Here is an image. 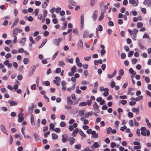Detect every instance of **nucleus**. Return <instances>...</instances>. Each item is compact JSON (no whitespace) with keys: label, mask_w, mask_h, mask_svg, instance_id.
I'll return each mask as SVG.
<instances>
[{"label":"nucleus","mask_w":151,"mask_h":151,"mask_svg":"<svg viewBox=\"0 0 151 151\" xmlns=\"http://www.w3.org/2000/svg\"><path fill=\"white\" fill-rule=\"evenodd\" d=\"M145 121L148 127L149 128H151V123L150 122L149 120L147 118H145Z\"/></svg>","instance_id":"nucleus-31"},{"label":"nucleus","mask_w":151,"mask_h":151,"mask_svg":"<svg viewBox=\"0 0 151 151\" xmlns=\"http://www.w3.org/2000/svg\"><path fill=\"white\" fill-rule=\"evenodd\" d=\"M129 3L134 6H137L138 4V0H129Z\"/></svg>","instance_id":"nucleus-7"},{"label":"nucleus","mask_w":151,"mask_h":151,"mask_svg":"<svg viewBox=\"0 0 151 151\" xmlns=\"http://www.w3.org/2000/svg\"><path fill=\"white\" fill-rule=\"evenodd\" d=\"M73 33H74L76 35L78 36L79 33L77 29H75L73 30Z\"/></svg>","instance_id":"nucleus-45"},{"label":"nucleus","mask_w":151,"mask_h":151,"mask_svg":"<svg viewBox=\"0 0 151 151\" xmlns=\"http://www.w3.org/2000/svg\"><path fill=\"white\" fill-rule=\"evenodd\" d=\"M19 21V19L18 17L16 18L14 21V22L12 25L11 27V28H12V27H14L17 24V23Z\"/></svg>","instance_id":"nucleus-14"},{"label":"nucleus","mask_w":151,"mask_h":151,"mask_svg":"<svg viewBox=\"0 0 151 151\" xmlns=\"http://www.w3.org/2000/svg\"><path fill=\"white\" fill-rule=\"evenodd\" d=\"M0 127H1V129L2 131L4 133L6 134L7 135H8V134L7 133V132H6V131L4 126L3 125H1L0 126Z\"/></svg>","instance_id":"nucleus-25"},{"label":"nucleus","mask_w":151,"mask_h":151,"mask_svg":"<svg viewBox=\"0 0 151 151\" xmlns=\"http://www.w3.org/2000/svg\"><path fill=\"white\" fill-rule=\"evenodd\" d=\"M79 134L81 136L84 137H86V134L83 132L82 130H81L80 131Z\"/></svg>","instance_id":"nucleus-46"},{"label":"nucleus","mask_w":151,"mask_h":151,"mask_svg":"<svg viewBox=\"0 0 151 151\" xmlns=\"http://www.w3.org/2000/svg\"><path fill=\"white\" fill-rule=\"evenodd\" d=\"M65 108L67 110H69L72 108V107L68 105H65Z\"/></svg>","instance_id":"nucleus-61"},{"label":"nucleus","mask_w":151,"mask_h":151,"mask_svg":"<svg viewBox=\"0 0 151 151\" xmlns=\"http://www.w3.org/2000/svg\"><path fill=\"white\" fill-rule=\"evenodd\" d=\"M1 109L4 111H7V108L5 107H1Z\"/></svg>","instance_id":"nucleus-64"},{"label":"nucleus","mask_w":151,"mask_h":151,"mask_svg":"<svg viewBox=\"0 0 151 151\" xmlns=\"http://www.w3.org/2000/svg\"><path fill=\"white\" fill-rule=\"evenodd\" d=\"M108 89L107 88H104L103 86H101L99 88V90L101 91H108Z\"/></svg>","instance_id":"nucleus-30"},{"label":"nucleus","mask_w":151,"mask_h":151,"mask_svg":"<svg viewBox=\"0 0 151 151\" xmlns=\"http://www.w3.org/2000/svg\"><path fill=\"white\" fill-rule=\"evenodd\" d=\"M97 14H98V11L97 10H96L94 11V12L93 14V17H92V18H93V19L95 21L96 20V19H97Z\"/></svg>","instance_id":"nucleus-16"},{"label":"nucleus","mask_w":151,"mask_h":151,"mask_svg":"<svg viewBox=\"0 0 151 151\" xmlns=\"http://www.w3.org/2000/svg\"><path fill=\"white\" fill-rule=\"evenodd\" d=\"M81 145L80 144L76 145L75 146V148L77 149H81Z\"/></svg>","instance_id":"nucleus-50"},{"label":"nucleus","mask_w":151,"mask_h":151,"mask_svg":"<svg viewBox=\"0 0 151 151\" xmlns=\"http://www.w3.org/2000/svg\"><path fill=\"white\" fill-rule=\"evenodd\" d=\"M66 137L67 136L66 135H63L62 136V140L63 142H65L67 140Z\"/></svg>","instance_id":"nucleus-34"},{"label":"nucleus","mask_w":151,"mask_h":151,"mask_svg":"<svg viewBox=\"0 0 151 151\" xmlns=\"http://www.w3.org/2000/svg\"><path fill=\"white\" fill-rule=\"evenodd\" d=\"M78 49H79L82 50L83 48V45L81 40H80L78 41Z\"/></svg>","instance_id":"nucleus-6"},{"label":"nucleus","mask_w":151,"mask_h":151,"mask_svg":"<svg viewBox=\"0 0 151 151\" xmlns=\"http://www.w3.org/2000/svg\"><path fill=\"white\" fill-rule=\"evenodd\" d=\"M134 52V51H129L128 53V57H131L133 55Z\"/></svg>","instance_id":"nucleus-47"},{"label":"nucleus","mask_w":151,"mask_h":151,"mask_svg":"<svg viewBox=\"0 0 151 151\" xmlns=\"http://www.w3.org/2000/svg\"><path fill=\"white\" fill-rule=\"evenodd\" d=\"M49 0H45L44 3L42 4V7L43 8H46L49 3Z\"/></svg>","instance_id":"nucleus-15"},{"label":"nucleus","mask_w":151,"mask_h":151,"mask_svg":"<svg viewBox=\"0 0 151 151\" xmlns=\"http://www.w3.org/2000/svg\"><path fill=\"white\" fill-rule=\"evenodd\" d=\"M103 61L101 59L99 60H95L94 61V64L95 65H97L99 63L101 64L102 63Z\"/></svg>","instance_id":"nucleus-20"},{"label":"nucleus","mask_w":151,"mask_h":151,"mask_svg":"<svg viewBox=\"0 0 151 151\" xmlns=\"http://www.w3.org/2000/svg\"><path fill=\"white\" fill-rule=\"evenodd\" d=\"M112 129L111 127H108L106 129V133L107 134H109L111 132Z\"/></svg>","instance_id":"nucleus-51"},{"label":"nucleus","mask_w":151,"mask_h":151,"mask_svg":"<svg viewBox=\"0 0 151 151\" xmlns=\"http://www.w3.org/2000/svg\"><path fill=\"white\" fill-rule=\"evenodd\" d=\"M80 89L82 90H85L86 89L87 87L85 86H81L80 87Z\"/></svg>","instance_id":"nucleus-63"},{"label":"nucleus","mask_w":151,"mask_h":151,"mask_svg":"<svg viewBox=\"0 0 151 151\" xmlns=\"http://www.w3.org/2000/svg\"><path fill=\"white\" fill-rule=\"evenodd\" d=\"M43 18L45 19L47 14V11L46 10H44L43 12Z\"/></svg>","instance_id":"nucleus-39"},{"label":"nucleus","mask_w":151,"mask_h":151,"mask_svg":"<svg viewBox=\"0 0 151 151\" xmlns=\"http://www.w3.org/2000/svg\"><path fill=\"white\" fill-rule=\"evenodd\" d=\"M76 66L74 65L71 68V71L75 73L76 72Z\"/></svg>","instance_id":"nucleus-42"},{"label":"nucleus","mask_w":151,"mask_h":151,"mask_svg":"<svg viewBox=\"0 0 151 151\" xmlns=\"http://www.w3.org/2000/svg\"><path fill=\"white\" fill-rule=\"evenodd\" d=\"M18 13V10L16 9H14V13L15 17H16L17 16Z\"/></svg>","instance_id":"nucleus-52"},{"label":"nucleus","mask_w":151,"mask_h":151,"mask_svg":"<svg viewBox=\"0 0 151 151\" xmlns=\"http://www.w3.org/2000/svg\"><path fill=\"white\" fill-rule=\"evenodd\" d=\"M33 135L36 142H38L41 141V140L39 137L38 135L36 132H34Z\"/></svg>","instance_id":"nucleus-11"},{"label":"nucleus","mask_w":151,"mask_h":151,"mask_svg":"<svg viewBox=\"0 0 151 151\" xmlns=\"http://www.w3.org/2000/svg\"><path fill=\"white\" fill-rule=\"evenodd\" d=\"M34 106V104H32V106H30L28 108V111L29 113H31L33 111V107Z\"/></svg>","instance_id":"nucleus-24"},{"label":"nucleus","mask_w":151,"mask_h":151,"mask_svg":"<svg viewBox=\"0 0 151 151\" xmlns=\"http://www.w3.org/2000/svg\"><path fill=\"white\" fill-rule=\"evenodd\" d=\"M127 31L128 32H129L130 35H132L134 34V29L132 30H130L129 29H128L127 30Z\"/></svg>","instance_id":"nucleus-43"},{"label":"nucleus","mask_w":151,"mask_h":151,"mask_svg":"<svg viewBox=\"0 0 151 151\" xmlns=\"http://www.w3.org/2000/svg\"><path fill=\"white\" fill-rule=\"evenodd\" d=\"M109 89H108V91H105L104 93H103V95L104 96H107L108 95H109Z\"/></svg>","instance_id":"nucleus-59"},{"label":"nucleus","mask_w":151,"mask_h":151,"mask_svg":"<svg viewBox=\"0 0 151 151\" xmlns=\"http://www.w3.org/2000/svg\"><path fill=\"white\" fill-rule=\"evenodd\" d=\"M96 101L100 103V104L102 105L104 104L105 103V101L102 99V98L101 97H99L97 98L96 99Z\"/></svg>","instance_id":"nucleus-8"},{"label":"nucleus","mask_w":151,"mask_h":151,"mask_svg":"<svg viewBox=\"0 0 151 151\" xmlns=\"http://www.w3.org/2000/svg\"><path fill=\"white\" fill-rule=\"evenodd\" d=\"M86 105V103L85 102H82L79 104L80 106H85Z\"/></svg>","instance_id":"nucleus-53"},{"label":"nucleus","mask_w":151,"mask_h":151,"mask_svg":"<svg viewBox=\"0 0 151 151\" xmlns=\"http://www.w3.org/2000/svg\"><path fill=\"white\" fill-rule=\"evenodd\" d=\"M29 60L27 58H25L23 60V63L24 64H27L29 62Z\"/></svg>","instance_id":"nucleus-40"},{"label":"nucleus","mask_w":151,"mask_h":151,"mask_svg":"<svg viewBox=\"0 0 151 151\" xmlns=\"http://www.w3.org/2000/svg\"><path fill=\"white\" fill-rule=\"evenodd\" d=\"M79 132V130L78 128H76L74 130L73 132L72 136L73 137H75L76 136L75 134Z\"/></svg>","instance_id":"nucleus-27"},{"label":"nucleus","mask_w":151,"mask_h":151,"mask_svg":"<svg viewBox=\"0 0 151 151\" xmlns=\"http://www.w3.org/2000/svg\"><path fill=\"white\" fill-rule=\"evenodd\" d=\"M23 114L22 113H20L18 114V120L19 122H21L23 121L24 119L23 117Z\"/></svg>","instance_id":"nucleus-9"},{"label":"nucleus","mask_w":151,"mask_h":151,"mask_svg":"<svg viewBox=\"0 0 151 151\" xmlns=\"http://www.w3.org/2000/svg\"><path fill=\"white\" fill-rule=\"evenodd\" d=\"M52 137L53 139H55L58 138V135L55 133H53L52 134Z\"/></svg>","instance_id":"nucleus-36"},{"label":"nucleus","mask_w":151,"mask_h":151,"mask_svg":"<svg viewBox=\"0 0 151 151\" xmlns=\"http://www.w3.org/2000/svg\"><path fill=\"white\" fill-rule=\"evenodd\" d=\"M60 80L61 79L60 77H56L55 78V80H53V82L54 83L58 86L60 85L59 82Z\"/></svg>","instance_id":"nucleus-5"},{"label":"nucleus","mask_w":151,"mask_h":151,"mask_svg":"<svg viewBox=\"0 0 151 151\" xmlns=\"http://www.w3.org/2000/svg\"><path fill=\"white\" fill-rule=\"evenodd\" d=\"M36 66L35 65H34L32 66L31 72L29 73V74L30 76L32 75L36 69Z\"/></svg>","instance_id":"nucleus-21"},{"label":"nucleus","mask_w":151,"mask_h":151,"mask_svg":"<svg viewBox=\"0 0 151 151\" xmlns=\"http://www.w3.org/2000/svg\"><path fill=\"white\" fill-rule=\"evenodd\" d=\"M134 34L131 35L132 36V38L134 41L136 40L137 39V34L138 32V30L136 29H134Z\"/></svg>","instance_id":"nucleus-2"},{"label":"nucleus","mask_w":151,"mask_h":151,"mask_svg":"<svg viewBox=\"0 0 151 151\" xmlns=\"http://www.w3.org/2000/svg\"><path fill=\"white\" fill-rule=\"evenodd\" d=\"M47 40L46 39H45L44 40H43L40 46L38 48H41L47 42Z\"/></svg>","instance_id":"nucleus-29"},{"label":"nucleus","mask_w":151,"mask_h":151,"mask_svg":"<svg viewBox=\"0 0 151 151\" xmlns=\"http://www.w3.org/2000/svg\"><path fill=\"white\" fill-rule=\"evenodd\" d=\"M49 127L50 129L53 130L55 126L54 124L52 123H51L50 124Z\"/></svg>","instance_id":"nucleus-62"},{"label":"nucleus","mask_w":151,"mask_h":151,"mask_svg":"<svg viewBox=\"0 0 151 151\" xmlns=\"http://www.w3.org/2000/svg\"><path fill=\"white\" fill-rule=\"evenodd\" d=\"M142 26H143V24L141 22H138L137 23V27L139 28H140L141 27H142Z\"/></svg>","instance_id":"nucleus-58"},{"label":"nucleus","mask_w":151,"mask_h":151,"mask_svg":"<svg viewBox=\"0 0 151 151\" xmlns=\"http://www.w3.org/2000/svg\"><path fill=\"white\" fill-rule=\"evenodd\" d=\"M104 12H102L100 16L99 17L98 20L99 21H101L104 18Z\"/></svg>","instance_id":"nucleus-28"},{"label":"nucleus","mask_w":151,"mask_h":151,"mask_svg":"<svg viewBox=\"0 0 151 151\" xmlns=\"http://www.w3.org/2000/svg\"><path fill=\"white\" fill-rule=\"evenodd\" d=\"M63 39L61 37H59L58 39H56L54 40V44L57 46H58L59 45L60 42L62 41Z\"/></svg>","instance_id":"nucleus-4"},{"label":"nucleus","mask_w":151,"mask_h":151,"mask_svg":"<svg viewBox=\"0 0 151 151\" xmlns=\"http://www.w3.org/2000/svg\"><path fill=\"white\" fill-rule=\"evenodd\" d=\"M8 102L10 104V106H15L18 104V102L15 101H12L11 100H9Z\"/></svg>","instance_id":"nucleus-13"},{"label":"nucleus","mask_w":151,"mask_h":151,"mask_svg":"<svg viewBox=\"0 0 151 151\" xmlns=\"http://www.w3.org/2000/svg\"><path fill=\"white\" fill-rule=\"evenodd\" d=\"M119 102L123 105H125L127 103V101L126 100H121L119 101Z\"/></svg>","instance_id":"nucleus-60"},{"label":"nucleus","mask_w":151,"mask_h":151,"mask_svg":"<svg viewBox=\"0 0 151 151\" xmlns=\"http://www.w3.org/2000/svg\"><path fill=\"white\" fill-rule=\"evenodd\" d=\"M143 98V96L142 95L138 96L136 98V101H138L142 100Z\"/></svg>","instance_id":"nucleus-33"},{"label":"nucleus","mask_w":151,"mask_h":151,"mask_svg":"<svg viewBox=\"0 0 151 151\" xmlns=\"http://www.w3.org/2000/svg\"><path fill=\"white\" fill-rule=\"evenodd\" d=\"M26 38H25V37L23 38L21 40L19 41V43L20 44H21L22 43L25 42L26 41Z\"/></svg>","instance_id":"nucleus-56"},{"label":"nucleus","mask_w":151,"mask_h":151,"mask_svg":"<svg viewBox=\"0 0 151 151\" xmlns=\"http://www.w3.org/2000/svg\"><path fill=\"white\" fill-rule=\"evenodd\" d=\"M39 9H35V11L33 12V13H35V15L36 16L38 15V13Z\"/></svg>","instance_id":"nucleus-54"},{"label":"nucleus","mask_w":151,"mask_h":151,"mask_svg":"<svg viewBox=\"0 0 151 151\" xmlns=\"http://www.w3.org/2000/svg\"><path fill=\"white\" fill-rule=\"evenodd\" d=\"M73 101L71 99L70 96L67 98V104L68 105H73Z\"/></svg>","instance_id":"nucleus-10"},{"label":"nucleus","mask_w":151,"mask_h":151,"mask_svg":"<svg viewBox=\"0 0 151 151\" xmlns=\"http://www.w3.org/2000/svg\"><path fill=\"white\" fill-rule=\"evenodd\" d=\"M93 106L94 111L97 113H99L100 112L99 106L96 102H94Z\"/></svg>","instance_id":"nucleus-1"},{"label":"nucleus","mask_w":151,"mask_h":151,"mask_svg":"<svg viewBox=\"0 0 151 151\" xmlns=\"http://www.w3.org/2000/svg\"><path fill=\"white\" fill-rule=\"evenodd\" d=\"M132 111L133 112L136 113V114H137L139 112V108H133L132 109Z\"/></svg>","instance_id":"nucleus-12"},{"label":"nucleus","mask_w":151,"mask_h":151,"mask_svg":"<svg viewBox=\"0 0 151 151\" xmlns=\"http://www.w3.org/2000/svg\"><path fill=\"white\" fill-rule=\"evenodd\" d=\"M81 29L83 28L84 23V15L82 14L81 16Z\"/></svg>","instance_id":"nucleus-3"},{"label":"nucleus","mask_w":151,"mask_h":151,"mask_svg":"<svg viewBox=\"0 0 151 151\" xmlns=\"http://www.w3.org/2000/svg\"><path fill=\"white\" fill-rule=\"evenodd\" d=\"M88 32L87 30H84L83 34V37L84 38H86L88 37Z\"/></svg>","instance_id":"nucleus-22"},{"label":"nucleus","mask_w":151,"mask_h":151,"mask_svg":"<svg viewBox=\"0 0 151 151\" xmlns=\"http://www.w3.org/2000/svg\"><path fill=\"white\" fill-rule=\"evenodd\" d=\"M79 115L80 116H83L84 114V111L83 110H81L79 111Z\"/></svg>","instance_id":"nucleus-32"},{"label":"nucleus","mask_w":151,"mask_h":151,"mask_svg":"<svg viewBox=\"0 0 151 151\" xmlns=\"http://www.w3.org/2000/svg\"><path fill=\"white\" fill-rule=\"evenodd\" d=\"M66 61L67 62H68L69 63L72 64L73 63V59L72 58H70V59H68L67 58H66L65 59Z\"/></svg>","instance_id":"nucleus-37"},{"label":"nucleus","mask_w":151,"mask_h":151,"mask_svg":"<svg viewBox=\"0 0 151 151\" xmlns=\"http://www.w3.org/2000/svg\"><path fill=\"white\" fill-rule=\"evenodd\" d=\"M58 64L60 66H62L63 65H65V63L63 61H60L58 63Z\"/></svg>","instance_id":"nucleus-55"},{"label":"nucleus","mask_w":151,"mask_h":151,"mask_svg":"<svg viewBox=\"0 0 151 151\" xmlns=\"http://www.w3.org/2000/svg\"><path fill=\"white\" fill-rule=\"evenodd\" d=\"M137 62V60L136 58H134L132 59V62L133 64L136 63Z\"/></svg>","instance_id":"nucleus-49"},{"label":"nucleus","mask_w":151,"mask_h":151,"mask_svg":"<svg viewBox=\"0 0 151 151\" xmlns=\"http://www.w3.org/2000/svg\"><path fill=\"white\" fill-rule=\"evenodd\" d=\"M93 114V112L92 111H91L88 112L87 113L85 114V117L88 118L89 117V116H91Z\"/></svg>","instance_id":"nucleus-38"},{"label":"nucleus","mask_w":151,"mask_h":151,"mask_svg":"<svg viewBox=\"0 0 151 151\" xmlns=\"http://www.w3.org/2000/svg\"><path fill=\"white\" fill-rule=\"evenodd\" d=\"M18 30L17 28H14L13 30V36H16L17 34Z\"/></svg>","instance_id":"nucleus-23"},{"label":"nucleus","mask_w":151,"mask_h":151,"mask_svg":"<svg viewBox=\"0 0 151 151\" xmlns=\"http://www.w3.org/2000/svg\"><path fill=\"white\" fill-rule=\"evenodd\" d=\"M30 120L32 126H34L35 125V123L34 122V119L33 116L32 115L30 116Z\"/></svg>","instance_id":"nucleus-17"},{"label":"nucleus","mask_w":151,"mask_h":151,"mask_svg":"<svg viewBox=\"0 0 151 151\" xmlns=\"http://www.w3.org/2000/svg\"><path fill=\"white\" fill-rule=\"evenodd\" d=\"M91 134H92V135L93 136V137L97 138L98 137V134L96 133L94 131H92Z\"/></svg>","instance_id":"nucleus-35"},{"label":"nucleus","mask_w":151,"mask_h":151,"mask_svg":"<svg viewBox=\"0 0 151 151\" xmlns=\"http://www.w3.org/2000/svg\"><path fill=\"white\" fill-rule=\"evenodd\" d=\"M129 72L131 74H133L134 75L136 74V72L135 71H134L132 68H130L129 69Z\"/></svg>","instance_id":"nucleus-41"},{"label":"nucleus","mask_w":151,"mask_h":151,"mask_svg":"<svg viewBox=\"0 0 151 151\" xmlns=\"http://www.w3.org/2000/svg\"><path fill=\"white\" fill-rule=\"evenodd\" d=\"M144 4L150 6L151 5V0H145L143 2Z\"/></svg>","instance_id":"nucleus-18"},{"label":"nucleus","mask_w":151,"mask_h":151,"mask_svg":"<svg viewBox=\"0 0 151 151\" xmlns=\"http://www.w3.org/2000/svg\"><path fill=\"white\" fill-rule=\"evenodd\" d=\"M128 123H129V125L130 126H131V127H133V126L134 125L133 124V121L132 120H129L128 122Z\"/></svg>","instance_id":"nucleus-57"},{"label":"nucleus","mask_w":151,"mask_h":151,"mask_svg":"<svg viewBox=\"0 0 151 151\" xmlns=\"http://www.w3.org/2000/svg\"><path fill=\"white\" fill-rule=\"evenodd\" d=\"M75 84L73 85L70 87L68 88H67V91H71L74 90L75 88Z\"/></svg>","instance_id":"nucleus-26"},{"label":"nucleus","mask_w":151,"mask_h":151,"mask_svg":"<svg viewBox=\"0 0 151 151\" xmlns=\"http://www.w3.org/2000/svg\"><path fill=\"white\" fill-rule=\"evenodd\" d=\"M29 39L30 41L32 42V44H35V41L33 39V38L32 37L30 36L29 37Z\"/></svg>","instance_id":"nucleus-44"},{"label":"nucleus","mask_w":151,"mask_h":151,"mask_svg":"<svg viewBox=\"0 0 151 151\" xmlns=\"http://www.w3.org/2000/svg\"><path fill=\"white\" fill-rule=\"evenodd\" d=\"M70 4L73 6L76 5V3L73 0H71L69 1Z\"/></svg>","instance_id":"nucleus-48"},{"label":"nucleus","mask_w":151,"mask_h":151,"mask_svg":"<svg viewBox=\"0 0 151 151\" xmlns=\"http://www.w3.org/2000/svg\"><path fill=\"white\" fill-rule=\"evenodd\" d=\"M69 140L70 144L71 145H72L75 142V139L73 137H70Z\"/></svg>","instance_id":"nucleus-19"}]
</instances>
